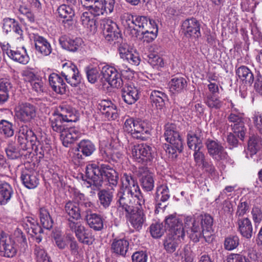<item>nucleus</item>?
<instances>
[{
  "mask_svg": "<svg viewBox=\"0 0 262 262\" xmlns=\"http://www.w3.org/2000/svg\"><path fill=\"white\" fill-rule=\"evenodd\" d=\"M95 17L91 15L90 11H86L83 12L81 15L80 19L82 25L90 30H95L96 29V19L94 18Z\"/></svg>",
  "mask_w": 262,
  "mask_h": 262,
  "instance_id": "nucleus-51",
  "label": "nucleus"
},
{
  "mask_svg": "<svg viewBox=\"0 0 262 262\" xmlns=\"http://www.w3.org/2000/svg\"><path fill=\"white\" fill-rule=\"evenodd\" d=\"M125 73L128 76L133 74L132 70L123 65L118 67V69L109 65H105L101 68V73L105 80L111 86L115 88H121L123 85V82L121 78V75Z\"/></svg>",
  "mask_w": 262,
  "mask_h": 262,
  "instance_id": "nucleus-3",
  "label": "nucleus"
},
{
  "mask_svg": "<svg viewBox=\"0 0 262 262\" xmlns=\"http://www.w3.org/2000/svg\"><path fill=\"white\" fill-rule=\"evenodd\" d=\"M132 157L137 162L150 165L155 158L154 148L146 143L135 145L132 147Z\"/></svg>",
  "mask_w": 262,
  "mask_h": 262,
  "instance_id": "nucleus-5",
  "label": "nucleus"
},
{
  "mask_svg": "<svg viewBox=\"0 0 262 262\" xmlns=\"http://www.w3.org/2000/svg\"><path fill=\"white\" fill-rule=\"evenodd\" d=\"M51 127L54 132L60 133L67 126L64 123L66 121L62 120L61 118L54 113L53 116L50 119Z\"/></svg>",
  "mask_w": 262,
  "mask_h": 262,
  "instance_id": "nucleus-52",
  "label": "nucleus"
},
{
  "mask_svg": "<svg viewBox=\"0 0 262 262\" xmlns=\"http://www.w3.org/2000/svg\"><path fill=\"white\" fill-rule=\"evenodd\" d=\"M164 136L168 142L165 144L166 151L172 158H177L178 153H181L183 149V144L177 126L172 123H167L164 126Z\"/></svg>",
  "mask_w": 262,
  "mask_h": 262,
  "instance_id": "nucleus-2",
  "label": "nucleus"
},
{
  "mask_svg": "<svg viewBox=\"0 0 262 262\" xmlns=\"http://www.w3.org/2000/svg\"><path fill=\"white\" fill-rule=\"evenodd\" d=\"M76 9V8L75 7L66 4L61 5L58 8L57 11L58 16L63 19L62 23L66 28L70 29L74 25L73 18L75 14Z\"/></svg>",
  "mask_w": 262,
  "mask_h": 262,
  "instance_id": "nucleus-23",
  "label": "nucleus"
},
{
  "mask_svg": "<svg viewBox=\"0 0 262 262\" xmlns=\"http://www.w3.org/2000/svg\"><path fill=\"white\" fill-rule=\"evenodd\" d=\"M22 225L26 232L35 238L37 243L41 242L43 230L35 218L31 216H26L24 219Z\"/></svg>",
  "mask_w": 262,
  "mask_h": 262,
  "instance_id": "nucleus-16",
  "label": "nucleus"
},
{
  "mask_svg": "<svg viewBox=\"0 0 262 262\" xmlns=\"http://www.w3.org/2000/svg\"><path fill=\"white\" fill-rule=\"evenodd\" d=\"M115 0H97V2L83 6L94 17L112 13L114 9Z\"/></svg>",
  "mask_w": 262,
  "mask_h": 262,
  "instance_id": "nucleus-9",
  "label": "nucleus"
},
{
  "mask_svg": "<svg viewBox=\"0 0 262 262\" xmlns=\"http://www.w3.org/2000/svg\"><path fill=\"white\" fill-rule=\"evenodd\" d=\"M140 172L139 182L141 188L144 191H151L155 187V181L152 174L147 170V168H143Z\"/></svg>",
  "mask_w": 262,
  "mask_h": 262,
  "instance_id": "nucleus-38",
  "label": "nucleus"
},
{
  "mask_svg": "<svg viewBox=\"0 0 262 262\" xmlns=\"http://www.w3.org/2000/svg\"><path fill=\"white\" fill-rule=\"evenodd\" d=\"M88 81L91 83H95L100 76L99 68L88 67L85 69Z\"/></svg>",
  "mask_w": 262,
  "mask_h": 262,
  "instance_id": "nucleus-63",
  "label": "nucleus"
},
{
  "mask_svg": "<svg viewBox=\"0 0 262 262\" xmlns=\"http://www.w3.org/2000/svg\"><path fill=\"white\" fill-rule=\"evenodd\" d=\"M169 89L173 93H181L187 86L186 79L182 77H176L169 82Z\"/></svg>",
  "mask_w": 262,
  "mask_h": 262,
  "instance_id": "nucleus-46",
  "label": "nucleus"
},
{
  "mask_svg": "<svg viewBox=\"0 0 262 262\" xmlns=\"http://www.w3.org/2000/svg\"><path fill=\"white\" fill-rule=\"evenodd\" d=\"M0 133L6 137H11L14 135V125L12 123L6 120L0 121Z\"/></svg>",
  "mask_w": 262,
  "mask_h": 262,
  "instance_id": "nucleus-56",
  "label": "nucleus"
},
{
  "mask_svg": "<svg viewBox=\"0 0 262 262\" xmlns=\"http://www.w3.org/2000/svg\"><path fill=\"white\" fill-rule=\"evenodd\" d=\"M205 103L210 108L220 109L223 104L222 102L215 95L208 94L205 99Z\"/></svg>",
  "mask_w": 262,
  "mask_h": 262,
  "instance_id": "nucleus-62",
  "label": "nucleus"
},
{
  "mask_svg": "<svg viewBox=\"0 0 262 262\" xmlns=\"http://www.w3.org/2000/svg\"><path fill=\"white\" fill-rule=\"evenodd\" d=\"M184 223L188 229L189 237L194 243L199 242L202 238L208 243L212 241L213 219L210 214L187 216Z\"/></svg>",
  "mask_w": 262,
  "mask_h": 262,
  "instance_id": "nucleus-1",
  "label": "nucleus"
},
{
  "mask_svg": "<svg viewBox=\"0 0 262 262\" xmlns=\"http://www.w3.org/2000/svg\"><path fill=\"white\" fill-rule=\"evenodd\" d=\"M237 231L246 239H250L253 235V229L251 220L248 217L236 220Z\"/></svg>",
  "mask_w": 262,
  "mask_h": 262,
  "instance_id": "nucleus-32",
  "label": "nucleus"
},
{
  "mask_svg": "<svg viewBox=\"0 0 262 262\" xmlns=\"http://www.w3.org/2000/svg\"><path fill=\"white\" fill-rule=\"evenodd\" d=\"M164 222L166 230L169 232L168 235L184 238L185 232L182 221L176 214L168 215L165 217Z\"/></svg>",
  "mask_w": 262,
  "mask_h": 262,
  "instance_id": "nucleus-11",
  "label": "nucleus"
},
{
  "mask_svg": "<svg viewBox=\"0 0 262 262\" xmlns=\"http://www.w3.org/2000/svg\"><path fill=\"white\" fill-rule=\"evenodd\" d=\"M169 198V190L166 185L162 184L157 187L155 195L156 213H158L161 210L164 211L167 206L166 203Z\"/></svg>",
  "mask_w": 262,
  "mask_h": 262,
  "instance_id": "nucleus-19",
  "label": "nucleus"
},
{
  "mask_svg": "<svg viewBox=\"0 0 262 262\" xmlns=\"http://www.w3.org/2000/svg\"><path fill=\"white\" fill-rule=\"evenodd\" d=\"M236 74L246 84L251 85L254 81V75L251 70L247 67L242 66L236 70Z\"/></svg>",
  "mask_w": 262,
  "mask_h": 262,
  "instance_id": "nucleus-48",
  "label": "nucleus"
},
{
  "mask_svg": "<svg viewBox=\"0 0 262 262\" xmlns=\"http://www.w3.org/2000/svg\"><path fill=\"white\" fill-rule=\"evenodd\" d=\"M39 217L40 223L45 229L49 230L52 228L53 225V221L49 211L46 209L44 208L40 209Z\"/></svg>",
  "mask_w": 262,
  "mask_h": 262,
  "instance_id": "nucleus-53",
  "label": "nucleus"
},
{
  "mask_svg": "<svg viewBox=\"0 0 262 262\" xmlns=\"http://www.w3.org/2000/svg\"><path fill=\"white\" fill-rule=\"evenodd\" d=\"M250 203L246 199L242 198L237 205V210L235 212V217L236 220L245 218L244 215L249 212L250 210Z\"/></svg>",
  "mask_w": 262,
  "mask_h": 262,
  "instance_id": "nucleus-50",
  "label": "nucleus"
},
{
  "mask_svg": "<svg viewBox=\"0 0 262 262\" xmlns=\"http://www.w3.org/2000/svg\"><path fill=\"white\" fill-rule=\"evenodd\" d=\"M80 135L78 128L75 126L68 127L60 133V139L65 147H69L77 140Z\"/></svg>",
  "mask_w": 262,
  "mask_h": 262,
  "instance_id": "nucleus-29",
  "label": "nucleus"
},
{
  "mask_svg": "<svg viewBox=\"0 0 262 262\" xmlns=\"http://www.w3.org/2000/svg\"><path fill=\"white\" fill-rule=\"evenodd\" d=\"M181 29L186 37L196 39L201 36L200 24L193 17L183 21L181 25Z\"/></svg>",
  "mask_w": 262,
  "mask_h": 262,
  "instance_id": "nucleus-21",
  "label": "nucleus"
},
{
  "mask_svg": "<svg viewBox=\"0 0 262 262\" xmlns=\"http://www.w3.org/2000/svg\"><path fill=\"white\" fill-rule=\"evenodd\" d=\"M5 150L8 158L10 159H16L24 155L23 151L11 144H8Z\"/></svg>",
  "mask_w": 262,
  "mask_h": 262,
  "instance_id": "nucleus-59",
  "label": "nucleus"
},
{
  "mask_svg": "<svg viewBox=\"0 0 262 262\" xmlns=\"http://www.w3.org/2000/svg\"><path fill=\"white\" fill-rule=\"evenodd\" d=\"M84 220L89 227L95 231H101L103 228L104 220L100 214L92 213Z\"/></svg>",
  "mask_w": 262,
  "mask_h": 262,
  "instance_id": "nucleus-43",
  "label": "nucleus"
},
{
  "mask_svg": "<svg viewBox=\"0 0 262 262\" xmlns=\"http://www.w3.org/2000/svg\"><path fill=\"white\" fill-rule=\"evenodd\" d=\"M103 182H106V185L108 187L114 189V187H116L118 183V173L108 164H105V167H103Z\"/></svg>",
  "mask_w": 262,
  "mask_h": 262,
  "instance_id": "nucleus-33",
  "label": "nucleus"
},
{
  "mask_svg": "<svg viewBox=\"0 0 262 262\" xmlns=\"http://www.w3.org/2000/svg\"><path fill=\"white\" fill-rule=\"evenodd\" d=\"M20 179L23 185L28 189H34L39 184V179L36 172L30 169L25 168L21 173Z\"/></svg>",
  "mask_w": 262,
  "mask_h": 262,
  "instance_id": "nucleus-31",
  "label": "nucleus"
},
{
  "mask_svg": "<svg viewBox=\"0 0 262 262\" xmlns=\"http://www.w3.org/2000/svg\"><path fill=\"white\" fill-rule=\"evenodd\" d=\"M97 108L107 119L115 120L118 117L117 106L108 99L99 100L97 101Z\"/></svg>",
  "mask_w": 262,
  "mask_h": 262,
  "instance_id": "nucleus-25",
  "label": "nucleus"
},
{
  "mask_svg": "<svg viewBox=\"0 0 262 262\" xmlns=\"http://www.w3.org/2000/svg\"><path fill=\"white\" fill-rule=\"evenodd\" d=\"M121 92L122 98L128 104H133L139 99L138 89L131 83H126Z\"/></svg>",
  "mask_w": 262,
  "mask_h": 262,
  "instance_id": "nucleus-30",
  "label": "nucleus"
},
{
  "mask_svg": "<svg viewBox=\"0 0 262 262\" xmlns=\"http://www.w3.org/2000/svg\"><path fill=\"white\" fill-rule=\"evenodd\" d=\"M67 226L70 230L75 233L78 241L83 244L91 245L94 240L91 230L86 228L80 222L68 220Z\"/></svg>",
  "mask_w": 262,
  "mask_h": 262,
  "instance_id": "nucleus-7",
  "label": "nucleus"
},
{
  "mask_svg": "<svg viewBox=\"0 0 262 262\" xmlns=\"http://www.w3.org/2000/svg\"><path fill=\"white\" fill-rule=\"evenodd\" d=\"M18 11L26 17L30 23L33 24L35 22V15L27 5L25 4L20 5L18 8Z\"/></svg>",
  "mask_w": 262,
  "mask_h": 262,
  "instance_id": "nucleus-61",
  "label": "nucleus"
},
{
  "mask_svg": "<svg viewBox=\"0 0 262 262\" xmlns=\"http://www.w3.org/2000/svg\"><path fill=\"white\" fill-rule=\"evenodd\" d=\"M184 238L168 235L163 241L164 250L168 253H172L176 251Z\"/></svg>",
  "mask_w": 262,
  "mask_h": 262,
  "instance_id": "nucleus-44",
  "label": "nucleus"
},
{
  "mask_svg": "<svg viewBox=\"0 0 262 262\" xmlns=\"http://www.w3.org/2000/svg\"><path fill=\"white\" fill-rule=\"evenodd\" d=\"M134 198H135L134 193L119 190L116 196L118 212H120L122 210L125 213H128L134 209L135 207L134 206L133 201Z\"/></svg>",
  "mask_w": 262,
  "mask_h": 262,
  "instance_id": "nucleus-13",
  "label": "nucleus"
},
{
  "mask_svg": "<svg viewBox=\"0 0 262 262\" xmlns=\"http://www.w3.org/2000/svg\"><path fill=\"white\" fill-rule=\"evenodd\" d=\"M239 245V238L237 235H229L225 237L224 248L227 251H232Z\"/></svg>",
  "mask_w": 262,
  "mask_h": 262,
  "instance_id": "nucleus-54",
  "label": "nucleus"
},
{
  "mask_svg": "<svg viewBox=\"0 0 262 262\" xmlns=\"http://www.w3.org/2000/svg\"><path fill=\"white\" fill-rule=\"evenodd\" d=\"M9 58L14 61L23 64H27L29 60V56L24 47L13 50Z\"/></svg>",
  "mask_w": 262,
  "mask_h": 262,
  "instance_id": "nucleus-47",
  "label": "nucleus"
},
{
  "mask_svg": "<svg viewBox=\"0 0 262 262\" xmlns=\"http://www.w3.org/2000/svg\"><path fill=\"white\" fill-rule=\"evenodd\" d=\"M167 99V95L162 91L152 90L150 94V102L158 109L161 110L165 106V101Z\"/></svg>",
  "mask_w": 262,
  "mask_h": 262,
  "instance_id": "nucleus-42",
  "label": "nucleus"
},
{
  "mask_svg": "<svg viewBox=\"0 0 262 262\" xmlns=\"http://www.w3.org/2000/svg\"><path fill=\"white\" fill-rule=\"evenodd\" d=\"M205 145L208 154L215 160L220 161L227 159V152L221 143L217 140L208 139L206 141Z\"/></svg>",
  "mask_w": 262,
  "mask_h": 262,
  "instance_id": "nucleus-22",
  "label": "nucleus"
},
{
  "mask_svg": "<svg viewBox=\"0 0 262 262\" xmlns=\"http://www.w3.org/2000/svg\"><path fill=\"white\" fill-rule=\"evenodd\" d=\"M59 42L63 49L72 52H77L80 50L83 43V40L81 38H71L63 36L59 38Z\"/></svg>",
  "mask_w": 262,
  "mask_h": 262,
  "instance_id": "nucleus-34",
  "label": "nucleus"
},
{
  "mask_svg": "<svg viewBox=\"0 0 262 262\" xmlns=\"http://www.w3.org/2000/svg\"><path fill=\"white\" fill-rule=\"evenodd\" d=\"M37 138L36 140L31 144L32 149L39 159L48 157L51 150V146L46 134L40 133Z\"/></svg>",
  "mask_w": 262,
  "mask_h": 262,
  "instance_id": "nucleus-15",
  "label": "nucleus"
},
{
  "mask_svg": "<svg viewBox=\"0 0 262 262\" xmlns=\"http://www.w3.org/2000/svg\"><path fill=\"white\" fill-rule=\"evenodd\" d=\"M73 196L74 201L77 204L81 218L84 219L92 213L94 203L84 193L77 189H74L73 190Z\"/></svg>",
  "mask_w": 262,
  "mask_h": 262,
  "instance_id": "nucleus-10",
  "label": "nucleus"
},
{
  "mask_svg": "<svg viewBox=\"0 0 262 262\" xmlns=\"http://www.w3.org/2000/svg\"><path fill=\"white\" fill-rule=\"evenodd\" d=\"M64 210L69 216L67 220L78 221L81 219L77 204L73 198L72 201L69 200L65 203Z\"/></svg>",
  "mask_w": 262,
  "mask_h": 262,
  "instance_id": "nucleus-41",
  "label": "nucleus"
},
{
  "mask_svg": "<svg viewBox=\"0 0 262 262\" xmlns=\"http://www.w3.org/2000/svg\"><path fill=\"white\" fill-rule=\"evenodd\" d=\"M142 206H139L140 208L135 207L130 212L125 213L127 220L129 222L132 227L137 231H139L142 228L145 220Z\"/></svg>",
  "mask_w": 262,
  "mask_h": 262,
  "instance_id": "nucleus-24",
  "label": "nucleus"
},
{
  "mask_svg": "<svg viewBox=\"0 0 262 262\" xmlns=\"http://www.w3.org/2000/svg\"><path fill=\"white\" fill-rule=\"evenodd\" d=\"M14 191L12 186L5 181L0 183V205H6L13 199Z\"/></svg>",
  "mask_w": 262,
  "mask_h": 262,
  "instance_id": "nucleus-37",
  "label": "nucleus"
},
{
  "mask_svg": "<svg viewBox=\"0 0 262 262\" xmlns=\"http://www.w3.org/2000/svg\"><path fill=\"white\" fill-rule=\"evenodd\" d=\"M34 254L37 262H48L50 257L43 247L40 245H35Z\"/></svg>",
  "mask_w": 262,
  "mask_h": 262,
  "instance_id": "nucleus-58",
  "label": "nucleus"
},
{
  "mask_svg": "<svg viewBox=\"0 0 262 262\" xmlns=\"http://www.w3.org/2000/svg\"><path fill=\"white\" fill-rule=\"evenodd\" d=\"M158 31L154 29V31H143V33H139V35L134 36L133 37L140 40H143L144 42H150L154 40L157 37Z\"/></svg>",
  "mask_w": 262,
  "mask_h": 262,
  "instance_id": "nucleus-60",
  "label": "nucleus"
},
{
  "mask_svg": "<svg viewBox=\"0 0 262 262\" xmlns=\"http://www.w3.org/2000/svg\"><path fill=\"white\" fill-rule=\"evenodd\" d=\"M32 38L35 49L38 54L47 56L51 53L52 51L51 45L46 38L35 34H33Z\"/></svg>",
  "mask_w": 262,
  "mask_h": 262,
  "instance_id": "nucleus-28",
  "label": "nucleus"
},
{
  "mask_svg": "<svg viewBox=\"0 0 262 262\" xmlns=\"http://www.w3.org/2000/svg\"><path fill=\"white\" fill-rule=\"evenodd\" d=\"M262 146V139L258 135H253L250 137L248 144V150L251 158L255 155Z\"/></svg>",
  "mask_w": 262,
  "mask_h": 262,
  "instance_id": "nucleus-45",
  "label": "nucleus"
},
{
  "mask_svg": "<svg viewBox=\"0 0 262 262\" xmlns=\"http://www.w3.org/2000/svg\"><path fill=\"white\" fill-rule=\"evenodd\" d=\"M101 27L103 30V36L107 41H114V43L116 44L123 39L118 25L112 20L108 18L102 19Z\"/></svg>",
  "mask_w": 262,
  "mask_h": 262,
  "instance_id": "nucleus-8",
  "label": "nucleus"
},
{
  "mask_svg": "<svg viewBox=\"0 0 262 262\" xmlns=\"http://www.w3.org/2000/svg\"><path fill=\"white\" fill-rule=\"evenodd\" d=\"M131 134L132 137L137 140H145L146 135H149L148 127L145 122L140 119H136Z\"/></svg>",
  "mask_w": 262,
  "mask_h": 262,
  "instance_id": "nucleus-36",
  "label": "nucleus"
},
{
  "mask_svg": "<svg viewBox=\"0 0 262 262\" xmlns=\"http://www.w3.org/2000/svg\"><path fill=\"white\" fill-rule=\"evenodd\" d=\"M77 70L78 69L75 64L72 62H66L62 64V70L61 74L66 80Z\"/></svg>",
  "mask_w": 262,
  "mask_h": 262,
  "instance_id": "nucleus-64",
  "label": "nucleus"
},
{
  "mask_svg": "<svg viewBox=\"0 0 262 262\" xmlns=\"http://www.w3.org/2000/svg\"><path fill=\"white\" fill-rule=\"evenodd\" d=\"M118 52L121 58L126 60L131 64L138 66L140 62V58L137 53H133L131 48L126 42L125 40L122 39L117 42Z\"/></svg>",
  "mask_w": 262,
  "mask_h": 262,
  "instance_id": "nucleus-18",
  "label": "nucleus"
},
{
  "mask_svg": "<svg viewBox=\"0 0 262 262\" xmlns=\"http://www.w3.org/2000/svg\"><path fill=\"white\" fill-rule=\"evenodd\" d=\"M187 145L189 149L195 150L199 148H202V138L201 135L197 133L189 132L187 136Z\"/></svg>",
  "mask_w": 262,
  "mask_h": 262,
  "instance_id": "nucleus-49",
  "label": "nucleus"
},
{
  "mask_svg": "<svg viewBox=\"0 0 262 262\" xmlns=\"http://www.w3.org/2000/svg\"><path fill=\"white\" fill-rule=\"evenodd\" d=\"M36 106L28 102L20 104L16 112L17 119L24 123H31L36 117Z\"/></svg>",
  "mask_w": 262,
  "mask_h": 262,
  "instance_id": "nucleus-14",
  "label": "nucleus"
},
{
  "mask_svg": "<svg viewBox=\"0 0 262 262\" xmlns=\"http://www.w3.org/2000/svg\"><path fill=\"white\" fill-rule=\"evenodd\" d=\"M233 133L241 140H243L247 133V128L244 122L242 114L231 113L227 117Z\"/></svg>",
  "mask_w": 262,
  "mask_h": 262,
  "instance_id": "nucleus-12",
  "label": "nucleus"
},
{
  "mask_svg": "<svg viewBox=\"0 0 262 262\" xmlns=\"http://www.w3.org/2000/svg\"><path fill=\"white\" fill-rule=\"evenodd\" d=\"M150 232L151 236L155 238L161 237L166 230V226L163 225V223L156 222L150 226Z\"/></svg>",
  "mask_w": 262,
  "mask_h": 262,
  "instance_id": "nucleus-57",
  "label": "nucleus"
},
{
  "mask_svg": "<svg viewBox=\"0 0 262 262\" xmlns=\"http://www.w3.org/2000/svg\"><path fill=\"white\" fill-rule=\"evenodd\" d=\"M129 248V242L125 237L115 238L111 245V249L116 254L123 257L126 256Z\"/></svg>",
  "mask_w": 262,
  "mask_h": 262,
  "instance_id": "nucleus-40",
  "label": "nucleus"
},
{
  "mask_svg": "<svg viewBox=\"0 0 262 262\" xmlns=\"http://www.w3.org/2000/svg\"><path fill=\"white\" fill-rule=\"evenodd\" d=\"M114 189H99L97 193L98 202L104 209L108 208L114 199Z\"/></svg>",
  "mask_w": 262,
  "mask_h": 262,
  "instance_id": "nucleus-39",
  "label": "nucleus"
},
{
  "mask_svg": "<svg viewBox=\"0 0 262 262\" xmlns=\"http://www.w3.org/2000/svg\"><path fill=\"white\" fill-rule=\"evenodd\" d=\"M145 59L147 60V62L155 69H159L164 66L163 59L155 53H150L147 55V57Z\"/></svg>",
  "mask_w": 262,
  "mask_h": 262,
  "instance_id": "nucleus-55",
  "label": "nucleus"
},
{
  "mask_svg": "<svg viewBox=\"0 0 262 262\" xmlns=\"http://www.w3.org/2000/svg\"><path fill=\"white\" fill-rule=\"evenodd\" d=\"M17 252L15 242L2 230L0 229V255L11 258Z\"/></svg>",
  "mask_w": 262,
  "mask_h": 262,
  "instance_id": "nucleus-17",
  "label": "nucleus"
},
{
  "mask_svg": "<svg viewBox=\"0 0 262 262\" xmlns=\"http://www.w3.org/2000/svg\"><path fill=\"white\" fill-rule=\"evenodd\" d=\"M148 18L145 16L127 14L124 16L122 24L126 29V32L132 37L143 33L145 27L148 25Z\"/></svg>",
  "mask_w": 262,
  "mask_h": 262,
  "instance_id": "nucleus-4",
  "label": "nucleus"
},
{
  "mask_svg": "<svg viewBox=\"0 0 262 262\" xmlns=\"http://www.w3.org/2000/svg\"><path fill=\"white\" fill-rule=\"evenodd\" d=\"M67 123L75 122L78 120V116L75 108L66 103H62L54 112Z\"/></svg>",
  "mask_w": 262,
  "mask_h": 262,
  "instance_id": "nucleus-26",
  "label": "nucleus"
},
{
  "mask_svg": "<svg viewBox=\"0 0 262 262\" xmlns=\"http://www.w3.org/2000/svg\"><path fill=\"white\" fill-rule=\"evenodd\" d=\"M121 186L119 190L134 193L139 206L144 205L145 199L136 178L131 173L124 172L121 178Z\"/></svg>",
  "mask_w": 262,
  "mask_h": 262,
  "instance_id": "nucleus-6",
  "label": "nucleus"
},
{
  "mask_svg": "<svg viewBox=\"0 0 262 262\" xmlns=\"http://www.w3.org/2000/svg\"><path fill=\"white\" fill-rule=\"evenodd\" d=\"M49 84L52 90L58 94H65L67 84L63 78L55 73H52L49 77Z\"/></svg>",
  "mask_w": 262,
  "mask_h": 262,
  "instance_id": "nucleus-35",
  "label": "nucleus"
},
{
  "mask_svg": "<svg viewBox=\"0 0 262 262\" xmlns=\"http://www.w3.org/2000/svg\"><path fill=\"white\" fill-rule=\"evenodd\" d=\"M77 150L78 152L75 154L74 158L79 161L83 159V156H91L96 150V146L90 140L83 139L77 144Z\"/></svg>",
  "mask_w": 262,
  "mask_h": 262,
  "instance_id": "nucleus-27",
  "label": "nucleus"
},
{
  "mask_svg": "<svg viewBox=\"0 0 262 262\" xmlns=\"http://www.w3.org/2000/svg\"><path fill=\"white\" fill-rule=\"evenodd\" d=\"M105 164L97 165L92 164L87 167L86 176L88 179L91 180L93 185L100 188L102 186L103 178V167Z\"/></svg>",
  "mask_w": 262,
  "mask_h": 262,
  "instance_id": "nucleus-20",
  "label": "nucleus"
}]
</instances>
